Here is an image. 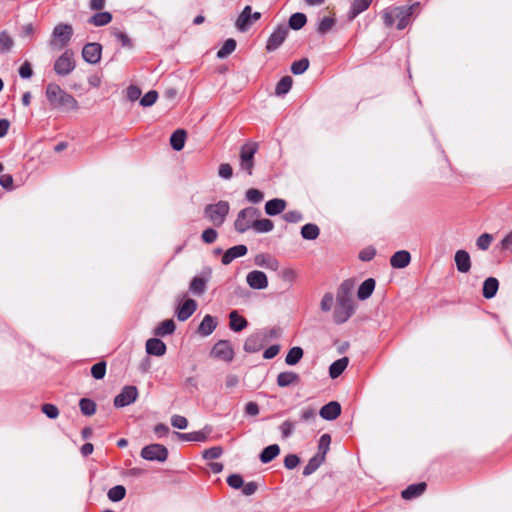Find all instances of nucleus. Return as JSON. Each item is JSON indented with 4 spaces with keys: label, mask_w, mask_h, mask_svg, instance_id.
<instances>
[{
    "label": "nucleus",
    "mask_w": 512,
    "mask_h": 512,
    "mask_svg": "<svg viewBox=\"0 0 512 512\" xmlns=\"http://www.w3.org/2000/svg\"><path fill=\"white\" fill-rule=\"evenodd\" d=\"M333 303H334V296L332 293L328 292V293H325L321 302H320V309L323 311V312H328L331 310L332 306H333Z\"/></svg>",
    "instance_id": "obj_57"
},
{
    "label": "nucleus",
    "mask_w": 512,
    "mask_h": 512,
    "mask_svg": "<svg viewBox=\"0 0 512 512\" xmlns=\"http://www.w3.org/2000/svg\"><path fill=\"white\" fill-rule=\"evenodd\" d=\"M260 216L261 211L252 206L240 210L234 222L235 230L238 233H245L249 229L253 228L256 217Z\"/></svg>",
    "instance_id": "obj_5"
},
{
    "label": "nucleus",
    "mask_w": 512,
    "mask_h": 512,
    "mask_svg": "<svg viewBox=\"0 0 512 512\" xmlns=\"http://www.w3.org/2000/svg\"><path fill=\"white\" fill-rule=\"evenodd\" d=\"M41 410L50 419H56L59 416V410L53 404H44Z\"/></svg>",
    "instance_id": "obj_58"
},
{
    "label": "nucleus",
    "mask_w": 512,
    "mask_h": 512,
    "mask_svg": "<svg viewBox=\"0 0 512 512\" xmlns=\"http://www.w3.org/2000/svg\"><path fill=\"white\" fill-rule=\"evenodd\" d=\"M302 357L303 349L301 347H293L288 351L285 362L288 365H295L301 360Z\"/></svg>",
    "instance_id": "obj_40"
},
{
    "label": "nucleus",
    "mask_w": 512,
    "mask_h": 512,
    "mask_svg": "<svg viewBox=\"0 0 512 512\" xmlns=\"http://www.w3.org/2000/svg\"><path fill=\"white\" fill-rule=\"evenodd\" d=\"M111 34L117 41H119L121 43L122 47L132 48V46H133L132 41L126 33L122 32L118 29H113Z\"/></svg>",
    "instance_id": "obj_46"
},
{
    "label": "nucleus",
    "mask_w": 512,
    "mask_h": 512,
    "mask_svg": "<svg viewBox=\"0 0 512 512\" xmlns=\"http://www.w3.org/2000/svg\"><path fill=\"white\" fill-rule=\"evenodd\" d=\"M177 437L183 441H199L203 442L206 436L203 432H192V433H176Z\"/></svg>",
    "instance_id": "obj_48"
},
{
    "label": "nucleus",
    "mask_w": 512,
    "mask_h": 512,
    "mask_svg": "<svg viewBox=\"0 0 512 512\" xmlns=\"http://www.w3.org/2000/svg\"><path fill=\"white\" fill-rule=\"evenodd\" d=\"M171 425L174 427V428H177V429H186L187 426H188V421L187 419L184 417V416H181V415H173L171 417Z\"/></svg>",
    "instance_id": "obj_59"
},
{
    "label": "nucleus",
    "mask_w": 512,
    "mask_h": 512,
    "mask_svg": "<svg viewBox=\"0 0 512 512\" xmlns=\"http://www.w3.org/2000/svg\"><path fill=\"white\" fill-rule=\"evenodd\" d=\"M292 83H293V80L290 76L282 77L276 85L275 94L277 96L285 95L291 89Z\"/></svg>",
    "instance_id": "obj_37"
},
{
    "label": "nucleus",
    "mask_w": 512,
    "mask_h": 512,
    "mask_svg": "<svg viewBox=\"0 0 512 512\" xmlns=\"http://www.w3.org/2000/svg\"><path fill=\"white\" fill-rule=\"evenodd\" d=\"M221 454H222V448L215 446V447L206 449L203 452V458L206 460H213V459L219 458L221 456Z\"/></svg>",
    "instance_id": "obj_60"
},
{
    "label": "nucleus",
    "mask_w": 512,
    "mask_h": 512,
    "mask_svg": "<svg viewBox=\"0 0 512 512\" xmlns=\"http://www.w3.org/2000/svg\"><path fill=\"white\" fill-rule=\"evenodd\" d=\"M73 28L69 24L60 23L53 29L49 46L52 50H61L70 42Z\"/></svg>",
    "instance_id": "obj_6"
},
{
    "label": "nucleus",
    "mask_w": 512,
    "mask_h": 512,
    "mask_svg": "<svg viewBox=\"0 0 512 512\" xmlns=\"http://www.w3.org/2000/svg\"><path fill=\"white\" fill-rule=\"evenodd\" d=\"M303 216L299 211H288L283 215V219L289 223H297L302 220Z\"/></svg>",
    "instance_id": "obj_63"
},
{
    "label": "nucleus",
    "mask_w": 512,
    "mask_h": 512,
    "mask_svg": "<svg viewBox=\"0 0 512 512\" xmlns=\"http://www.w3.org/2000/svg\"><path fill=\"white\" fill-rule=\"evenodd\" d=\"M186 136L187 133L183 129H177L176 131H174L170 137L171 147L176 151L182 150L185 145Z\"/></svg>",
    "instance_id": "obj_25"
},
{
    "label": "nucleus",
    "mask_w": 512,
    "mask_h": 512,
    "mask_svg": "<svg viewBox=\"0 0 512 512\" xmlns=\"http://www.w3.org/2000/svg\"><path fill=\"white\" fill-rule=\"evenodd\" d=\"M411 260L410 253L406 250L395 252L390 258V264L393 268H405Z\"/></svg>",
    "instance_id": "obj_21"
},
{
    "label": "nucleus",
    "mask_w": 512,
    "mask_h": 512,
    "mask_svg": "<svg viewBox=\"0 0 512 512\" xmlns=\"http://www.w3.org/2000/svg\"><path fill=\"white\" fill-rule=\"evenodd\" d=\"M309 67V60L307 58H302L298 61H295L291 65V71L295 75H299L304 73Z\"/></svg>",
    "instance_id": "obj_50"
},
{
    "label": "nucleus",
    "mask_w": 512,
    "mask_h": 512,
    "mask_svg": "<svg viewBox=\"0 0 512 512\" xmlns=\"http://www.w3.org/2000/svg\"><path fill=\"white\" fill-rule=\"evenodd\" d=\"M218 174L221 178L230 179L233 175L232 166L228 163H222L219 166Z\"/></svg>",
    "instance_id": "obj_61"
},
{
    "label": "nucleus",
    "mask_w": 512,
    "mask_h": 512,
    "mask_svg": "<svg viewBox=\"0 0 512 512\" xmlns=\"http://www.w3.org/2000/svg\"><path fill=\"white\" fill-rule=\"evenodd\" d=\"M46 98L52 108L66 111L77 110V100L56 83H49L46 87Z\"/></svg>",
    "instance_id": "obj_1"
},
{
    "label": "nucleus",
    "mask_w": 512,
    "mask_h": 512,
    "mask_svg": "<svg viewBox=\"0 0 512 512\" xmlns=\"http://www.w3.org/2000/svg\"><path fill=\"white\" fill-rule=\"evenodd\" d=\"M211 354L214 358L230 362L234 357V351L229 341L220 340L218 341L212 351Z\"/></svg>",
    "instance_id": "obj_10"
},
{
    "label": "nucleus",
    "mask_w": 512,
    "mask_h": 512,
    "mask_svg": "<svg viewBox=\"0 0 512 512\" xmlns=\"http://www.w3.org/2000/svg\"><path fill=\"white\" fill-rule=\"evenodd\" d=\"M81 412L86 416H91L96 411V404L87 398H82L79 403Z\"/></svg>",
    "instance_id": "obj_45"
},
{
    "label": "nucleus",
    "mask_w": 512,
    "mask_h": 512,
    "mask_svg": "<svg viewBox=\"0 0 512 512\" xmlns=\"http://www.w3.org/2000/svg\"><path fill=\"white\" fill-rule=\"evenodd\" d=\"M335 25V19L333 17L323 18L318 25L317 31L319 34L324 35L328 33Z\"/></svg>",
    "instance_id": "obj_49"
},
{
    "label": "nucleus",
    "mask_w": 512,
    "mask_h": 512,
    "mask_svg": "<svg viewBox=\"0 0 512 512\" xmlns=\"http://www.w3.org/2000/svg\"><path fill=\"white\" fill-rule=\"evenodd\" d=\"M247 247L243 244L233 246L225 251L222 256L221 262L223 265L230 264L234 259L245 256L247 254Z\"/></svg>",
    "instance_id": "obj_15"
},
{
    "label": "nucleus",
    "mask_w": 512,
    "mask_h": 512,
    "mask_svg": "<svg viewBox=\"0 0 512 512\" xmlns=\"http://www.w3.org/2000/svg\"><path fill=\"white\" fill-rule=\"evenodd\" d=\"M354 313L353 300L349 294L347 283H342L337 293L336 306L333 312V320L336 324H343Z\"/></svg>",
    "instance_id": "obj_2"
},
{
    "label": "nucleus",
    "mask_w": 512,
    "mask_h": 512,
    "mask_svg": "<svg viewBox=\"0 0 512 512\" xmlns=\"http://www.w3.org/2000/svg\"><path fill=\"white\" fill-rule=\"evenodd\" d=\"M75 69L74 54L66 50L54 63V70L60 76H66Z\"/></svg>",
    "instance_id": "obj_8"
},
{
    "label": "nucleus",
    "mask_w": 512,
    "mask_h": 512,
    "mask_svg": "<svg viewBox=\"0 0 512 512\" xmlns=\"http://www.w3.org/2000/svg\"><path fill=\"white\" fill-rule=\"evenodd\" d=\"M146 351L150 355L162 356L166 352V345L158 338H150L146 342Z\"/></svg>",
    "instance_id": "obj_23"
},
{
    "label": "nucleus",
    "mask_w": 512,
    "mask_h": 512,
    "mask_svg": "<svg viewBox=\"0 0 512 512\" xmlns=\"http://www.w3.org/2000/svg\"><path fill=\"white\" fill-rule=\"evenodd\" d=\"M375 289V280L373 278H368L358 288L357 296L360 300L368 299Z\"/></svg>",
    "instance_id": "obj_26"
},
{
    "label": "nucleus",
    "mask_w": 512,
    "mask_h": 512,
    "mask_svg": "<svg viewBox=\"0 0 512 512\" xmlns=\"http://www.w3.org/2000/svg\"><path fill=\"white\" fill-rule=\"evenodd\" d=\"M126 495V489L122 485H117L109 489L108 491V498L112 502H118L121 501Z\"/></svg>",
    "instance_id": "obj_41"
},
{
    "label": "nucleus",
    "mask_w": 512,
    "mask_h": 512,
    "mask_svg": "<svg viewBox=\"0 0 512 512\" xmlns=\"http://www.w3.org/2000/svg\"><path fill=\"white\" fill-rule=\"evenodd\" d=\"M246 282L250 288L256 290H262L267 288L268 279L264 272L259 270H253L246 276Z\"/></svg>",
    "instance_id": "obj_13"
},
{
    "label": "nucleus",
    "mask_w": 512,
    "mask_h": 512,
    "mask_svg": "<svg viewBox=\"0 0 512 512\" xmlns=\"http://www.w3.org/2000/svg\"><path fill=\"white\" fill-rule=\"evenodd\" d=\"M227 483L230 487H232L234 489H239V488L243 487V484H244L242 477L238 474L230 475L227 478Z\"/></svg>",
    "instance_id": "obj_64"
},
{
    "label": "nucleus",
    "mask_w": 512,
    "mask_h": 512,
    "mask_svg": "<svg viewBox=\"0 0 512 512\" xmlns=\"http://www.w3.org/2000/svg\"><path fill=\"white\" fill-rule=\"evenodd\" d=\"M416 5L390 7L383 11V21L387 27H392L396 24L397 29L402 30L408 26L413 14V9Z\"/></svg>",
    "instance_id": "obj_3"
},
{
    "label": "nucleus",
    "mask_w": 512,
    "mask_h": 512,
    "mask_svg": "<svg viewBox=\"0 0 512 512\" xmlns=\"http://www.w3.org/2000/svg\"><path fill=\"white\" fill-rule=\"evenodd\" d=\"M197 309V303L193 299H187L177 309L176 316L179 321H186Z\"/></svg>",
    "instance_id": "obj_18"
},
{
    "label": "nucleus",
    "mask_w": 512,
    "mask_h": 512,
    "mask_svg": "<svg viewBox=\"0 0 512 512\" xmlns=\"http://www.w3.org/2000/svg\"><path fill=\"white\" fill-rule=\"evenodd\" d=\"M295 425L290 420L284 421L280 426V431L283 438H288L294 431Z\"/></svg>",
    "instance_id": "obj_62"
},
{
    "label": "nucleus",
    "mask_w": 512,
    "mask_h": 512,
    "mask_svg": "<svg viewBox=\"0 0 512 512\" xmlns=\"http://www.w3.org/2000/svg\"><path fill=\"white\" fill-rule=\"evenodd\" d=\"M206 280L202 277H195L190 283V290L197 295H201L205 292Z\"/></svg>",
    "instance_id": "obj_44"
},
{
    "label": "nucleus",
    "mask_w": 512,
    "mask_h": 512,
    "mask_svg": "<svg viewBox=\"0 0 512 512\" xmlns=\"http://www.w3.org/2000/svg\"><path fill=\"white\" fill-rule=\"evenodd\" d=\"M348 362H349V360L347 357H342V358L336 360L335 362H333L329 368L330 377L332 379H335L338 376H340L343 373V371L346 369Z\"/></svg>",
    "instance_id": "obj_30"
},
{
    "label": "nucleus",
    "mask_w": 512,
    "mask_h": 512,
    "mask_svg": "<svg viewBox=\"0 0 512 512\" xmlns=\"http://www.w3.org/2000/svg\"><path fill=\"white\" fill-rule=\"evenodd\" d=\"M106 373V363L104 361H100L96 364H94L91 368V375L96 380H101Z\"/></svg>",
    "instance_id": "obj_52"
},
{
    "label": "nucleus",
    "mask_w": 512,
    "mask_h": 512,
    "mask_svg": "<svg viewBox=\"0 0 512 512\" xmlns=\"http://www.w3.org/2000/svg\"><path fill=\"white\" fill-rule=\"evenodd\" d=\"M324 461V455L317 454L312 457L303 469V475L309 476L315 472Z\"/></svg>",
    "instance_id": "obj_35"
},
{
    "label": "nucleus",
    "mask_w": 512,
    "mask_h": 512,
    "mask_svg": "<svg viewBox=\"0 0 512 512\" xmlns=\"http://www.w3.org/2000/svg\"><path fill=\"white\" fill-rule=\"evenodd\" d=\"M256 233H268L274 229V223L272 220L260 217H256L254 226L252 228Z\"/></svg>",
    "instance_id": "obj_31"
},
{
    "label": "nucleus",
    "mask_w": 512,
    "mask_h": 512,
    "mask_svg": "<svg viewBox=\"0 0 512 512\" xmlns=\"http://www.w3.org/2000/svg\"><path fill=\"white\" fill-rule=\"evenodd\" d=\"M230 211L227 201H218L215 204H208L204 208V216L214 227H221Z\"/></svg>",
    "instance_id": "obj_4"
},
{
    "label": "nucleus",
    "mask_w": 512,
    "mask_h": 512,
    "mask_svg": "<svg viewBox=\"0 0 512 512\" xmlns=\"http://www.w3.org/2000/svg\"><path fill=\"white\" fill-rule=\"evenodd\" d=\"M216 326L215 318L211 315H206L198 327V332L203 336H208L215 330Z\"/></svg>",
    "instance_id": "obj_27"
},
{
    "label": "nucleus",
    "mask_w": 512,
    "mask_h": 512,
    "mask_svg": "<svg viewBox=\"0 0 512 512\" xmlns=\"http://www.w3.org/2000/svg\"><path fill=\"white\" fill-rule=\"evenodd\" d=\"M499 288V282L495 277H488L483 283V296L486 299L493 298Z\"/></svg>",
    "instance_id": "obj_24"
},
{
    "label": "nucleus",
    "mask_w": 512,
    "mask_h": 512,
    "mask_svg": "<svg viewBox=\"0 0 512 512\" xmlns=\"http://www.w3.org/2000/svg\"><path fill=\"white\" fill-rule=\"evenodd\" d=\"M246 199L251 203H259L263 200L264 195L263 193L256 189V188H250L245 193Z\"/></svg>",
    "instance_id": "obj_53"
},
{
    "label": "nucleus",
    "mask_w": 512,
    "mask_h": 512,
    "mask_svg": "<svg viewBox=\"0 0 512 512\" xmlns=\"http://www.w3.org/2000/svg\"><path fill=\"white\" fill-rule=\"evenodd\" d=\"M455 263L457 270L461 273H467L471 269L470 255L465 250H458L455 253Z\"/></svg>",
    "instance_id": "obj_19"
},
{
    "label": "nucleus",
    "mask_w": 512,
    "mask_h": 512,
    "mask_svg": "<svg viewBox=\"0 0 512 512\" xmlns=\"http://www.w3.org/2000/svg\"><path fill=\"white\" fill-rule=\"evenodd\" d=\"M230 328L235 332H240L248 325L247 320L240 316L237 311H232L229 315Z\"/></svg>",
    "instance_id": "obj_29"
},
{
    "label": "nucleus",
    "mask_w": 512,
    "mask_h": 512,
    "mask_svg": "<svg viewBox=\"0 0 512 512\" xmlns=\"http://www.w3.org/2000/svg\"><path fill=\"white\" fill-rule=\"evenodd\" d=\"M254 261H255L256 265L264 267V268L272 270V271H276L279 268L278 260L276 258H274L270 255L264 254V253L256 255Z\"/></svg>",
    "instance_id": "obj_22"
},
{
    "label": "nucleus",
    "mask_w": 512,
    "mask_h": 512,
    "mask_svg": "<svg viewBox=\"0 0 512 512\" xmlns=\"http://www.w3.org/2000/svg\"><path fill=\"white\" fill-rule=\"evenodd\" d=\"M286 201L280 198L269 200L265 204V213L269 216H275L282 213L286 208Z\"/></svg>",
    "instance_id": "obj_20"
},
{
    "label": "nucleus",
    "mask_w": 512,
    "mask_h": 512,
    "mask_svg": "<svg viewBox=\"0 0 512 512\" xmlns=\"http://www.w3.org/2000/svg\"><path fill=\"white\" fill-rule=\"evenodd\" d=\"M320 234V229L316 224L308 223L301 228V236L306 240H315Z\"/></svg>",
    "instance_id": "obj_36"
},
{
    "label": "nucleus",
    "mask_w": 512,
    "mask_h": 512,
    "mask_svg": "<svg viewBox=\"0 0 512 512\" xmlns=\"http://www.w3.org/2000/svg\"><path fill=\"white\" fill-rule=\"evenodd\" d=\"M112 15L110 12H98L89 19V23L96 26H104L111 22Z\"/></svg>",
    "instance_id": "obj_34"
},
{
    "label": "nucleus",
    "mask_w": 512,
    "mask_h": 512,
    "mask_svg": "<svg viewBox=\"0 0 512 512\" xmlns=\"http://www.w3.org/2000/svg\"><path fill=\"white\" fill-rule=\"evenodd\" d=\"M218 233L214 228H207L202 232L201 239L206 244H212L216 241Z\"/></svg>",
    "instance_id": "obj_55"
},
{
    "label": "nucleus",
    "mask_w": 512,
    "mask_h": 512,
    "mask_svg": "<svg viewBox=\"0 0 512 512\" xmlns=\"http://www.w3.org/2000/svg\"><path fill=\"white\" fill-rule=\"evenodd\" d=\"M426 489V483L421 482L417 484L409 485L405 490L402 491V497L406 500L413 499L420 496Z\"/></svg>",
    "instance_id": "obj_28"
},
{
    "label": "nucleus",
    "mask_w": 512,
    "mask_h": 512,
    "mask_svg": "<svg viewBox=\"0 0 512 512\" xmlns=\"http://www.w3.org/2000/svg\"><path fill=\"white\" fill-rule=\"evenodd\" d=\"M138 396L136 386H125L120 394L114 399V405L116 407H125L133 403Z\"/></svg>",
    "instance_id": "obj_12"
},
{
    "label": "nucleus",
    "mask_w": 512,
    "mask_h": 512,
    "mask_svg": "<svg viewBox=\"0 0 512 512\" xmlns=\"http://www.w3.org/2000/svg\"><path fill=\"white\" fill-rule=\"evenodd\" d=\"M492 240L493 237L491 234L484 233L478 237L476 245L480 250H487L490 247Z\"/></svg>",
    "instance_id": "obj_54"
},
{
    "label": "nucleus",
    "mask_w": 512,
    "mask_h": 512,
    "mask_svg": "<svg viewBox=\"0 0 512 512\" xmlns=\"http://www.w3.org/2000/svg\"><path fill=\"white\" fill-rule=\"evenodd\" d=\"M371 2H372V0H354V2L352 4V9H351L352 17H355L358 14H360L361 12L368 9Z\"/></svg>",
    "instance_id": "obj_47"
},
{
    "label": "nucleus",
    "mask_w": 512,
    "mask_h": 512,
    "mask_svg": "<svg viewBox=\"0 0 512 512\" xmlns=\"http://www.w3.org/2000/svg\"><path fill=\"white\" fill-rule=\"evenodd\" d=\"M236 45L237 43L234 39H227L223 46L218 50L217 57L220 59L228 57L236 49Z\"/></svg>",
    "instance_id": "obj_39"
},
{
    "label": "nucleus",
    "mask_w": 512,
    "mask_h": 512,
    "mask_svg": "<svg viewBox=\"0 0 512 512\" xmlns=\"http://www.w3.org/2000/svg\"><path fill=\"white\" fill-rule=\"evenodd\" d=\"M175 323L172 319H167L161 322L158 327L155 329L154 334L156 336H166L171 335L175 331Z\"/></svg>",
    "instance_id": "obj_33"
},
{
    "label": "nucleus",
    "mask_w": 512,
    "mask_h": 512,
    "mask_svg": "<svg viewBox=\"0 0 512 512\" xmlns=\"http://www.w3.org/2000/svg\"><path fill=\"white\" fill-rule=\"evenodd\" d=\"M251 6L247 5L243 8L241 13L236 19L235 26L238 31L240 32H246L249 27L252 25L251 21Z\"/></svg>",
    "instance_id": "obj_17"
},
{
    "label": "nucleus",
    "mask_w": 512,
    "mask_h": 512,
    "mask_svg": "<svg viewBox=\"0 0 512 512\" xmlns=\"http://www.w3.org/2000/svg\"><path fill=\"white\" fill-rule=\"evenodd\" d=\"M307 22V17L305 14L297 12L290 16L289 18V27L294 30L301 29Z\"/></svg>",
    "instance_id": "obj_38"
},
{
    "label": "nucleus",
    "mask_w": 512,
    "mask_h": 512,
    "mask_svg": "<svg viewBox=\"0 0 512 512\" xmlns=\"http://www.w3.org/2000/svg\"><path fill=\"white\" fill-rule=\"evenodd\" d=\"M258 150L257 142H247L241 149L239 154V166L242 171L251 176L254 169V156Z\"/></svg>",
    "instance_id": "obj_7"
},
{
    "label": "nucleus",
    "mask_w": 512,
    "mask_h": 512,
    "mask_svg": "<svg viewBox=\"0 0 512 512\" xmlns=\"http://www.w3.org/2000/svg\"><path fill=\"white\" fill-rule=\"evenodd\" d=\"M288 34V27L279 25L275 31L269 36L266 43V50L268 52L275 51L284 42Z\"/></svg>",
    "instance_id": "obj_11"
},
{
    "label": "nucleus",
    "mask_w": 512,
    "mask_h": 512,
    "mask_svg": "<svg viewBox=\"0 0 512 512\" xmlns=\"http://www.w3.org/2000/svg\"><path fill=\"white\" fill-rule=\"evenodd\" d=\"M341 413V405L337 401H331L328 404L324 405L320 411L319 415L325 420H335Z\"/></svg>",
    "instance_id": "obj_16"
},
{
    "label": "nucleus",
    "mask_w": 512,
    "mask_h": 512,
    "mask_svg": "<svg viewBox=\"0 0 512 512\" xmlns=\"http://www.w3.org/2000/svg\"><path fill=\"white\" fill-rule=\"evenodd\" d=\"M299 381V375L294 372L280 373L277 378V384H294Z\"/></svg>",
    "instance_id": "obj_43"
},
{
    "label": "nucleus",
    "mask_w": 512,
    "mask_h": 512,
    "mask_svg": "<svg viewBox=\"0 0 512 512\" xmlns=\"http://www.w3.org/2000/svg\"><path fill=\"white\" fill-rule=\"evenodd\" d=\"M13 46V40L6 31L0 33V52H8Z\"/></svg>",
    "instance_id": "obj_51"
},
{
    "label": "nucleus",
    "mask_w": 512,
    "mask_h": 512,
    "mask_svg": "<svg viewBox=\"0 0 512 512\" xmlns=\"http://www.w3.org/2000/svg\"><path fill=\"white\" fill-rule=\"evenodd\" d=\"M260 349V337L251 335L244 343V350L249 353L257 352Z\"/></svg>",
    "instance_id": "obj_42"
},
{
    "label": "nucleus",
    "mask_w": 512,
    "mask_h": 512,
    "mask_svg": "<svg viewBox=\"0 0 512 512\" xmlns=\"http://www.w3.org/2000/svg\"><path fill=\"white\" fill-rule=\"evenodd\" d=\"M280 453V448L277 444H272L263 449L260 454L262 463H269Z\"/></svg>",
    "instance_id": "obj_32"
},
{
    "label": "nucleus",
    "mask_w": 512,
    "mask_h": 512,
    "mask_svg": "<svg viewBox=\"0 0 512 512\" xmlns=\"http://www.w3.org/2000/svg\"><path fill=\"white\" fill-rule=\"evenodd\" d=\"M141 457L148 461L164 462L168 457V450L161 444H150L142 448Z\"/></svg>",
    "instance_id": "obj_9"
},
{
    "label": "nucleus",
    "mask_w": 512,
    "mask_h": 512,
    "mask_svg": "<svg viewBox=\"0 0 512 512\" xmlns=\"http://www.w3.org/2000/svg\"><path fill=\"white\" fill-rule=\"evenodd\" d=\"M102 46L99 43H88L82 49L83 59L90 63L96 64L101 59Z\"/></svg>",
    "instance_id": "obj_14"
},
{
    "label": "nucleus",
    "mask_w": 512,
    "mask_h": 512,
    "mask_svg": "<svg viewBox=\"0 0 512 512\" xmlns=\"http://www.w3.org/2000/svg\"><path fill=\"white\" fill-rule=\"evenodd\" d=\"M158 98V93L155 90L147 92L140 100V104L144 107L152 106Z\"/></svg>",
    "instance_id": "obj_56"
}]
</instances>
